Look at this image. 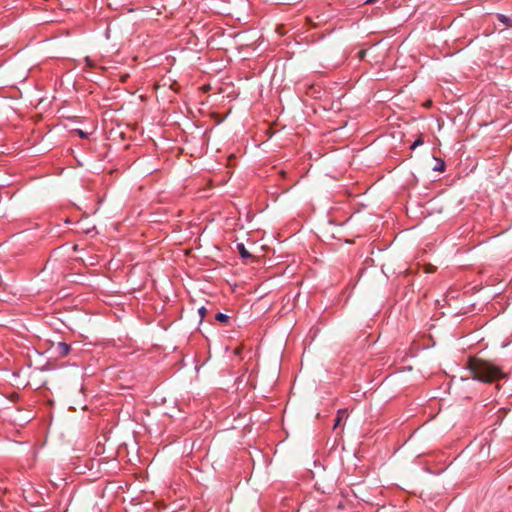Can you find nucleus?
<instances>
[{
    "label": "nucleus",
    "instance_id": "obj_16",
    "mask_svg": "<svg viewBox=\"0 0 512 512\" xmlns=\"http://www.w3.org/2000/svg\"><path fill=\"white\" fill-rule=\"evenodd\" d=\"M376 1H377V0H366V2H365V3H366V4H372V3L376 2Z\"/></svg>",
    "mask_w": 512,
    "mask_h": 512
},
{
    "label": "nucleus",
    "instance_id": "obj_12",
    "mask_svg": "<svg viewBox=\"0 0 512 512\" xmlns=\"http://www.w3.org/2000/svg\"><path fill=\"white\" fill-rule=\"evenodd\" d=\"M77 132H78V134H79V136L81 138H87V133L86 132H84L82 130H77Z\"/></svg>",
    "mask_w": 512,
    "mask_h": 512
},
{
    "label": "nucleus",
    "instance_id": "obj_3",
    "mask_svg": "<svg viewBox=\"0 0 512 512\" xmlns=\"http://www.w3.org/2000/svg\"><path fill=\"white\" fill-rule=\"evenodd\" d=\"M237 250L242 258H250L252 255L248 252L245 245L243 243L237 244Z\"/></svg>",
    "mask_w": 512,
    "mask_h": 512
},
{
    "label": "nucleus",
    "instance_id": "obj_13",
    "mask_svg": "<svg viewBox=\"0 0 512 512\" xmlns=\"http://www.w3.org/2000/svg\"><path fill=\"white\" fill-rule=\"evenodd\" d=\"M435 268L432 266V265H429L427 268H426V272L427 273H432L434 272Z\"/></svg>",
    "mask_w": 512,
    "mask_h": 512
},
{
    "label": "nucleus",
    "instance_id": "obj_6",
    "mask_svg": "<svg viewBox=\"0 0 512 512\" xmlns=\"http://www.w3.org/2000/svg\"><path fill=\"white\" fill-rule=\"evenodd\" d=\"M346 417L345 411H338L337 417L335 419L334 428L338 427L342 421V419Z\"/></svg>",
    "mask_w": 512,
    "mask_h": 512
},
{
    "label": "nucleus",
    "instance_id": "obj_11",
    "mask_svg": "<svg viewBox=\"0 0 512 512\" xmlns=\"http://www.w3.org/2000/svg\"><path fill=\"white\" fill-rule=\"evenodd\" d=\"M365 54H366V51H365V50H360V51L358 52V57H359V59L363 60V59H364V57H365Z\"/></svg>",
    "mask_w": 512,
    "mask_h": 512
},
{
    "label": "nucleus",
    "instance_id": "obj_4",
    "mask_svg": "<svg viewBox=\"0 0 512 512\" xmlns=\"http://www.w3.org/2000/svg\"><path fill=\"white\" fill-rule=\"evenodd\" d=\"M498 20L503 23L506 27H512V18L506 16V15H503V14H499L498 15Z\"/></svg>",
    "mask_w": 512,
    "mask_h": 512
},
{
    "label": "nucleus",
    "instance_id": "obj_8",
    "mask_svg": "<svg viewBox=\"0 0 512 512\" xmlns=\"http://www.w3.org/2000/svg\"><path fill=\"white\" fill-rule=\"evenodd\" d=\"M216 320L222 323H227L229 320V316L223 313H218L216 315Z\"/></svg>",
    "mask_w": 512,
    "mask_h": 512
},
{
    "label": "nucleus",
    "instance_id": "obj_7",
    "mask_svg": "<svg viewBox=\"0 0 512 512\" xmlns=\"http://www.w3.org/2000/svg\"><path fill=\"white\" fill-rule=\"evenodd\" d=\"M175 84H176V82L174 80H172L171 78H169L167 81L162 83V87L168 86L170 90L176 92L177 89L175 88Z\"/></svg>",
    "mask_w": 512,
    "mask_h": 512
},
{
    "label": "nucleus",
    "instance_id": "obj_2",
    "mask_svg": "<svg viewBox=\"0 0 512 512\" xmlns=\"http://www.w3.org/2000/svg\"><path fill=\"white\" fill-rule=\"evenodd\" d=\"M55 349H56L58 356H60V357L67 356L71 350L70 345L65 342L57 343Z\"/></svg>",
    "mask_w": 512,
    "mask_h": 512
},
{
    "label": "nucleus",
    "instance_id": "obj_5",
    "mask_svg": "<svg viewBox=\"0 0 512 512\" xmlns=\"http://www.w3.org/2000/svg\"><path fill=\"white\" fill-rule=\"evenodd\" d=\"M437 162V164L433 167V170L438 172H443L445 169V163L441 159L434 158Z\"/></svg>",
    "mask_w": 512,
    "mask_h": 512
},
{
    "label": "nucleus",
    "instance_id": "obj_1",
    "mask_svg": "<svg viewBox=\"0 0 512 512\" xmlns=\"http://www.w3.org/2000/svg\"><path fill=\"white\" fill-rule=\"evenodd\" d=\"M467 367L472 377L481 382L491 383L505 377L500 367L483 359L470 358Z\"/></svg>",
    "mask_w": 512,
    "mask_h": 512
},
{
    "label": "nucleus",
    "instance_id": "obj_14",
    "mask_svg": "<svg viewBox=\"0 0 512 512\" xmlns=\"http://www.w3.org/2000/svg\"><path fill=\"white\" fill-rule=\"evenodd\" d=\"M205 313H206V309L204 307H201L199 309V314L201 315V317H204Z\"/></svg>",
    "mask_w": 512,
    "mask_h": 512
},
{
    "label": "nucleus",
    "instance_id": "obj_15",
    "mask_svg": "<svg viewBox=\"0 0 512 512\" xmlns=\"http://www.w3.org/2000/svg\"><path fill=\"white\" fill-rule=\"evenodd\" d=\"M85 61L88 66H92V61L88 57L85 59Z\"/></svg>",
    "mask_w": 512,
    "mask_h": 512
},
{
    "label": "nucleus",
    "instance_id": "obj_10",
    "mask_svg": "<svg viewBox=\"0 0 512 512\" xmlns=\"http://www.w3.org/2000/svg\"><path fill=\"white\" fill-rule=\"evenodd\" d=\"M165 60L167 61V65H169L170 67L173 65V63H174V61H175V59H174V58H172V57H170V56H167V57L165 58Z\"/></svg>",
    "mask_w": 512,
    "mask_h": 512
},
{
    "label": "nucleus",
    "instance_id": "obj_9",
    "mask_svg": "<svg viewBox=\"0 0 512 512\" xmlns=\"http://www.w3.org/2000/svg\"><path fill=\"white\" fill-rule=\"evenodd\" d=\"M423 144V139L422 137L420 136L412 145H411V149H415L417 146L419 145H422Z\"/></svg>",
    "mask_w": 512,
    "mask_h": 512
}]
</instances>
